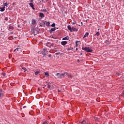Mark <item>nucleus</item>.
Segmentation results:
<instances>
[{
  "label": "nucleus",
  "mask_w": 124,
  "mask_h": 124,
  "mask_svg": "<svg viewBox=\"0 0 124 124\" xmlns=\"http://www.w3.org/2000/svg\"><path fill=\"white\" fill-rule=\"evenodd\" d=\"M68 30L71 31V32H72L73 31H78V29H76L75 27H72L70 26V25H68L67 26Z\"/></svg>",
  "instance_id": "obj_1"
},
{
  "label": "nucleus",
  "mask_w": 124,
  "mask_h": 124,
  "mask_svg": "<svg viewBox=\"0 0 124 124\" xmlns=\"http://www.w3.org/2000/svg\"><path fill=\"white\" fill-rule=\"evenodd\" d=\"M82 49L83 51H85L87 53H91L93 52V49H91V48H90V47H82Z\"/></svg>",
  "instance_id": "obj_2"
},
{
  "label": "nucleus",
  "mask_w": 124,
  "mask_h": 124,
  "mask_svg": "<svg viewBox=\"0 0 124 124\" xmlns=\"http://www.w3.org/2000/svg\"><path fill=\"white\" fill-rule=\"evenodd\" d=\"M55 75L56 76H57V78H60V79H62V74L60 73H57V74Z\"/></svg>",
  "instance_id": "obj_3"
},
{
  "label": "nucleus",
  "mask_w": 124,
  "mask_h": 124,
  "mask_svg": "<svg viewBox=\"0 0 124 124\" xmlns=\"http://www.w3.org/2000/svg\"><path fill=\"white\" fill-rule=\"evenodd\" d=\"M31 32L33 33L34 35H35L37 33H38V32H35V31H34V28H32L31 30Z\"/></svg>",
  "instance_id": "obj_4"
},
{
  "label": "nucleus",
  "mask_w": 124,
  "mask_h": 124,
  "mask_svg": "<svg viewBox=\"0 0 124 124\" xmlns=\"http://www.w3.org/2000/svg\"><path fill=\"white\" fill-rule=\"evenodd\" d=\"M43 24L44 25H46V26H50V22H49V21H48V22H47V21H44V22H43Z\"/></svg>",
  "instance_id": "obj_5"
},
{
  "label": "nucleus",
  "mask_w": 124,
  "mask_h": 124,
  "mask_svg": "<svg viewBox=\"0 0 124 124\" xmlns=\"http://www.w3.org/2000/svg\"><path fill=\"white\" fill-rule=\"evenodd\" d=\"M79 123H80V124H88V122H87V121H86L85 120H83L82 121H79Z\"/></svg>",
  "instance_id": "obj_6"
},
{
  "label": "nucleus",
  "mask_w": 124,
  "mask_h": 124,
  "mask_svg": "<svg viewBox=\"0 0 124 124\" xmlns=\"http://www.w3.org/2000/svg\"><path fill=\"white\" fill-rule=\"evenodd\" d=\"M29 5H30L32 9H33V10L35 9L33 7L34 6L32 2L30 3Z\"/></svg>",
  "instance_id": "obj_7"
},
{
  "label": "nucleus",
  "mask_w": 124,
  "mask_h": 124,
  "mask_svg": "<svg viewBox=\"0 0 124 124\" xmlns=\"http://www.w3.org/2000/svg\"><path fill=\"white\" fill-rule=\"evenodd\" d=\"M4 10H5V7L3 6V7H0V11H1V12H3Z\"/></svg>",
  "instance_id": "obj_8"
},
{
  "label": "nucleus",
  "mask_w": 124,
  "mask_h": 124,
  "mask_svg": "<svg viewBox=\"0 0 124 124\" xmlns=\"http://www.w3.org/2000/svg\"><path fill=\"white\" fill-rule=\"evenodd\" d=\"M56 31V27H54L53 28H51L50 30L49 31V32L50 33H52V31Z\"/></svg>",
  "instance_id": "obj_9"
},
{
  "label": "nucleus",
  "mask_w": 124,
  "mask_h": 124,
  "mask_svg": "<svg viewBox=\"0 0 124 124\" xmlns=\"http://www.w3.org/2000/svg\"><path fill=\"white\" fill-rule=\"evenodd\" d=\"M31 22L32 25H35V24H36V20H35L34 19H32Z\"/></svg>",
  "instance_id": "obj_10"
},
{
  "label": "nucleus",
  "mask_w": 124,
  "mask_h": 124,
  "mask_svg": "<svg viewBox=\"0 0 124 124\" xmlns=\"http://www.w3.org/2000/svg\"><path fill=\"white\" fill-rule=\"evenodd\" d=\"M62 78H63L64 76H67V72H64V73L62 74Z\"/></svg>",
  "instance_id": "obj_11"
},
{
  "label": "nucleus",
  "mask_w": 124,
  "mask_h": 124,
  "mask_svg": "<svg viewBox=\"0 0 124 124\" xmlns=\"http://www.w3.org/2000/svg\"><path fill=\"white\" fill-rule=\"evenodd\" d=\"M39 17H41V18H44V14L42 13H40Z\"/></svg>",
  "instance_id": "obj_12"
},
{
  "label": "nucleus",
  "mask_w": 124,
  "mask_h": 124,
  "mask_svg": "<svg viewBox=\"0 0 124 124\" xmlns=\"http://www.w3.org/2000/svg\"><path fill=\"white\" fill-rule=\"evenodd\" d=\"M88 36H89V32H87L83 36V38H85V37H88Z\"/></svg>",
  "instance_id": "obj_13"
},
{
  "label": "nucleus",
  "mask_w": 124,
  "mask_h": 124,
  "mask_svg": "<svg viewBox=\"0 0 124 124\" xmlns=\"http://www.w3.org/2000/svg\"><path fill=\"white\" fill-rule=\"evenodd\" d=\"M61 44L62 45H65L66 44H67V42L66 41H62Z\"/></svg>",
  "instance_id": "obj_14"
},
{
  "label": "nucleus",
  "mask_w": 124,
  "mask_h": 124,
  "mask_svg": "<svg viewBox=\"0 0 124 124\" xmlns=\"http://www.w3.org/2000/svg\"><path fill=\"white\" fill-rule=\"evenodd\" d=\"M4 6H7V5H8V4L7 3V2H5V1H3V3Z\"/></svg>",
  "instance_id": "obj_15"
},
{
  "label": "nucleus",
  "mask_w": 124,
  "mask_h": 124,
  "mask_svg": "<svg viewBox=\"0 0 124 124\" xmlns=\"http://www.w3.org/2000/svg\"><path fill=\"white\" fill-rule=\"evenodd\" d=\"M69 39L68 36L63 38L62 40H68Z\"/></svg>",
  "instance_id": "obj_16"
},
{
  "label": "nucleus",
  "mask_w": 124,
  "mask_h": 124,
  "mask_svg": "<svg viewBox=\"0 0 124 124\" xmlns=\"http://www.w3.org/2000/svg\"><path fill=\"white\" fill-rule=\"evenodd\" d=\"M67 77H68L69 78H72V75L68 74V73H67Z\"/></svg>",
  "instance_id": "obj_17"
},
{
  "label": "nucleus",
  "mask_w": 124,
  "mask_h": 124,
  "mask_svg": "<svg viewBox=\"0 0 124 124\" xmlns=\"http://www.w3.org/2000/svg\"><path fill=\"white\" fill-rule=\"evenodd\" d=\"M39 73H40V72L39 71H36L35 72V75H38V74H39Z\"/></svg>",
  "instance_id": "obj_18"
},
{
  "label": "nucleus",
  "mask_w": 124,
  "mask_h": 124,
  "mask_svg": "<svg viewBox=\"0 0 124 124\" xmlns=\"http://www.w3.org/2000/svg\"><path fill=\"white\" fill-rule=\"evenodd\" d=\"M14 51H21V48L17 47L16 49H15Z\"/></svg>",
  "instance_id": "obj_19"
},
{
  "label": "nucleus",
  "mask_w": 124,
  "mask_h": 124,
  "mask_svg": "<svg viewBox=\"0 0 124 124\" xmlns=\"http://www.w3.org/2000/svg\"><path fill=\"white\" fill-rule=\"evenodd\" d=\"M44 73H45V75H46V77H48V76H49V73L48 72H44Z\"/></svg>",
  "instance_id": "obj_20"
},
{
  "label": "nucleus",
  "mask_w": 124,
  "mask_h": 124,
  "mask_svg": "<svg viewBox=\"0 0 124 124\" xmlns=\"http://www.w3.org/2000/svg\"><path fill=\"white\" fill-rule=\"evenodd\" d=\"M95 35H97V36H99V35H100V33L99 32H97Z\"/></svg>",
  "instance_id": "obj_21"
},
{
  "label": "nucleus",
  "mask_w": 124,
  "mask_h": 124,
  "mask_svg": "<svg viewBox=\"0 0 124 124\" xmlns=\"http://www.w3.org/2000/svg\"><path fill=\"white\" fill-rule=\"evenodd\" d=\"M9 30H13L14 29V27H13V26H9Z\"/></svg>",
  "instance_id": "obj_22"
},
{
  "label": "nucleus",
  "mask_w": 124,
  "mask_h": 124,
  "mask_svg": "<svg viewBox=\"0 0 124 124\" xmlns=\"http://www.w3.org/2000/svg\"><path fill=\"white\" fill-rule=\"evenodd\" d=\"M21 68H22V69H23V70H24V72H26V70H27V69H26L25 67H22Z\"/></svg>",
  "instance_id": "obj_23"
},
{
  "label": "nucleus",
  "mask_w": 124,
  "mask_h": 124,
  "mask_svg": "<svg viewBox=\"0 0 124 124\" xmlns=\"http://www.w3.org/2000/svg\"><path fill=\"white\" fill-rule=\"evenodd\" d=\"M73 48L70 47L67 49V51H71V50H73Z\"/></svg>",
  "instance_id": "obj_24"
},
{
  "label": "nucleus",
  "mask_w": 124,
  "mask_h": 124,
  "mask_svg": "<svg viewBox=\"0 0 124 124\" xmlns=\"http://www.w3.org/2000/svg\"><path fill=\"white\" fill-rule=\"evenodd\" d=\"M3 93H1V91H0V97H1V96H3Z\"/></svg>",
  "instance_id": "obj_25"
},
{
  "label": "nucleus",
  "mask_w": 124,
  "mask_h": 124,
  "mask_svg": "<svg viewBox=\"0 0 124 124\" xmlns=\"http://www.w3.org/2000/svg\"><path fill=\"white\" fill-rule=\"evenodd\" d=\"M94 120H95V121H98V117H94Z\"/></svg>",
  "instance_id": "obj_26"
},
{
  "label": "nucleus",
  "mask_w": 124,
  "mask_h": 124,
  "mask_svg": "<svg viewBox=\"0 0 124 124\" xmlns=\"http://www.w3.org/2000/svg\"><path fill=\"white\" fill-rule=\"evenodd\" d=\"M51 27H56V24L55 23H53L51 25Z\"/></svg>",
  "instance_id": "obj_27"
},
{
  "label": "nucleus",
  "mask_w": 124,
  "mask_h": 124,
  "mask_svg": "<svg viewBox=\"0 0 124 124\" xmlns=\"http://www.w3.org/2000/svg\"><path fill=\"white\" fill-rule=\"evenodd\" d=\"M1 75H2L3 76H5L6 74H5V73H2Z\"/></svg>",
  "instance_id": "obj_28"
},
{
  "label": "nucleus",
  "mask_w": 124,
  "mask_h": 124,
  "mask_svg": "<svg viewBox=\"0 0 124 124\" xmlns=\"http://www.w3.org/2000/svg\"><path fill=\"white\" fill-rule=\"evenodd\" d=\"M61 52H58V53H55V55H56L57 56H58V55H60Z\"/></svg>",
  "instance_id": "obj_29"
},
{
  "label": "nucleus",
  "mask_w": 124,
  "mask_h": 124,
  "mask_svg": "<svg viewBox=\"0 0 124 124\" xmlns=\"http://www.w3.org/2000/svg\"><path fill=\"white\" fill-rule=\"evenodd\" d=\"M43 11H44V12H47V10L46 9H43Z\"/></svg>",
  "instance_id": "obj_30"
},
{
  "label": "nucleus",
  "mask_w": 124,
  "mask_h": 124,
  "mask_svg": "<svg viewBox=\"0 0 124 124\" xmlns=\"http://www.w3.org/2000/svg\"><path fill=\"white\" fill-rule=\"evenodd\" d=\"M5 21H8V17H5Z\"/></svg>",
  "instance_id": "obj_31"
},
{
  "label": "nucleus",
  "mask_w": 124,
  "mask_h": 124,
  "mask_svg": "<svg viewBox=\"0 0 124 124\" xmlns=\"http://www.w3.org/2000/svg\"><path fill=\"white\" fill-rule=\"evenodd\" d=\"M47 88L48 89H50L51 88V86H50V85H49V84L47 85Z\"/></svg>",
  "instance_id": "obj_32"
},
{
  "label": "nucleus",
  "mask_w": 124,
  "mask_h": 124,
  "mask_svg": "<svg viewBox=\"0 0 124 124\" xmlns=\"http://www.w3.org/2000/svg\"><path fill=\"white\" fill-rule=\"evenodd\" d=\"M51 57H52V55H51V54L48 55L49 58H51Z\"/></svg>",
  "instance_id": "obj_33"
},
{
  "label": "nucleus",
  "mask_w": 124,
  "mask_h": 124,
  "mask_svg": "<svg viewBox=\"0 0 124 124\" xmlns=\"http://www.w3.org/2000/svg\"><path fill=\"white\" fill-rule=\"evenodd\" d=\"M43 51H44V53H45V51H46V48H44Z\"/></svg>",
  "instance_id": "obj_34"
},
{
  "label": "nucleus",
  "mask_w": 124,
  "mask_h": 124,
  "mask_svg": "<svg viewBox=\"0 0 124 124\" xmlns=\"http://www.w3.org/2000/svg\"><path fill=\"white\" fill-rule=\"evenodd\" d=\"M43 56H46V54L45 52H44L43 53Z\"/></svg>",
  "instance_id": "obj_35"
},
{
  "label": "nucleus",
  "mask_w": 124,
  "mask_h": 124,
  "mask_svg": "<svg viewBox=\"0 0 124 124\" xmlns=\"http://www.w3.org/2000/svg\"><path fill=\"white\" fill-rule=\"evenodd\" d=\"M72 24H73V25H75V24H76V23H75V22H72Z\"/></svg>",
  "instance_id": "obj_36"
},
{
  "label": "nucleus",
  "mask_w": 124,
  "mask_h": 124,
  "mask_svg": "<svg viewBox=\"0 0 124 124\" xmlns=\"http://www.w3.org/2000/svg\"><path fill=\"white\" fill-rule=\"evenodd\" d=\"M31 2H33V0H31Z\"/></svg>",
  "instance_id": "obj_37"
},
{
  "label": "nucleus",
  "mask_w": 124,
  "mask_h": 124,
  "mask_svg": "<svg viewBox=\"0 0 124 124\" xmlns=\"http://www.w3.org/2000/svg\"><path fill=\"white\" fill-rule=\"evenodd\" d=\"M23 108H27V106H24V107H23Z\"/></svg>",
  "instance_id": "obj_38"
},
{
  "label": "nucleus",
  "mask_w": 124,
  "mask_h": 124,
  "mask_svg": "<svg viewBox=\"0 0 124 124\" xmlns=\"http://www.w3.org/2000/svg\"><path fill=\"white\" fill-rule=\"evenodd\" d=\"M58 93H61V90H58Z\"/></svg>",
  "instance_id": "obj_39"
},
{
  "label": "nucleus",
  "mask_w": 124,
  "mask_h": 124,
  "mask_svg": "<svg viewBox=\"0 0 124 124\" xmlns=\"http://www.w3.org/2000/svg\"><path fill=\"white\" fill-rule=\"evenodd\" d=\"M51 46H54V44H52L51 45Z\"/></svg>",
  "instance_id": "obj_40"
},
{
  "label": "nucleus",
  "mask_w": 124,
  "mask_h": 124,
  "mask_svg": "<svg viewBox=\"0 0 124 124\" xmlns=\"http://www.w3.org/2000/svg\"><path fill=\"white\" fill-rule=\"evenodd\" d=\"M81 26H83V22H81Z\"/></svg>",
  "instance_id": "obj_41"
},
{
  "label": "nucleus",
  "mask_w": 124,
  "mask_h": 124,
  "mask_svg": "<svg viewBox=\"0 0 124 124\" xmlns=\"http://www.w3.org/2000/svg\"><path fill=\"white\" fill-rule=\"evenodd\" d=\"M20 25H18V28H20Z\"/></svg>",
  "instance_id": "obj_42"
},
{
  "label": "nucleus",
  "mask_w": 124,
  "mask_h": 124,
  "mask_svg": "<svg viewBox=\"0 0 124 124\" xmlns=\"http://www.w3.org/2000/svg\"><path fill=\"white\" fill-rule=\"evenodd\" d=\"M78 62H80V60H78Z\"/></svg>",
  "instance_id": "obj_43"
},
{
  "label": "nucleus",
  "mask_w": 124,
  "mask_h": 124,
  "mask_svg": "<svg viewBox=\"0 0 124 124\" xmlns=\"http://www.w3.org/2000/svg\"><path fill=\"white\" fill-rule=\"evenodd\" d=\"M76 50H78V48H76Z\"/></svg>",
  "instance_id": "obj_44"
},
{
  "label": "nucleus",
  "mask_w": 124,
  "mask_h": 124,
  "mask_svg": "<svg viewBox=\"0 0 124 124\" xmlns=\"http://www.w3.org/2000/svg\"><path fill=\"white\" fill-rule=\"evenodd\" d=\"M42 0V1H43V0Z\"/></svg>",
  "instance_id": "obj_45"
},
{
  "label": "nucleus",
  "mask_w": 124,
  "mask_h": 124,
  "mask_svg": "<svg viewBox=\"0 0 124 124\" xmlns=\"http://www.w3.org/2000/svg\"><path fill=\"white\" fill-rule=\"evenodd\" d=\"M0 92H1V90L0 89Z\"/></svg>",
  "instance_id": "obj_46"
},
{
  "label": "nucleus",
  "mask_w": 124,
  "mask_h": 124,
  "mask_svg": "<svg viewBox=\"0 0 124 124\" xmlns=\"http://www.w3.org/2000/svg\"><path fill=\"white\" fill-rule=\"evenodd\" d=\"M98 31H99V29H98Z\"/></svg>",
  "instance_id": "obj_47"
},
{
  "label": "nucleus",
  "mask_w": 124,
  "mask_h": 124,
  "mask_svg": "<svg viewBox=\"0 0 124 124\" xmlns=\"http://www.w3.org/2000/svg\"><path fill=\"white\" fill-rule=\"evenodd\" d=\"M82 55V53L80 54V56Z\"/></svg>",
  "instance_id": "obj_48"
}]
</instances>
